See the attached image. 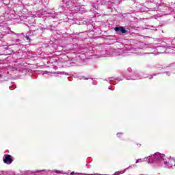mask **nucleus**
Returning <instances> with one entry per match:
<instances>
[{
	"label": "nucleus",
	"instance_id": "f257e3e1",
	"mask_svg": "<svg viewBox=\"0 0 175 175\" xmlns=\"http://www.w3.org/2000/svg\"><path fill=\"white\" fill-rule=\"evenodd\" d=\"M148 163H154V162H160L161 165H163L164 167H167V169H170L173 166L172 164V159L165 158V154H161L159 152H157L152 156L151 158L148 159Z\"/></svg>",
	"mask_w": 175,
	"mask_h": 175
},
{
	"label": "nucleus",
	"instance_id": "f03ea898",
	"mask_svg": "<svg viewBox=\"0 0 175 175\" xmlns=\"http://www.w3.org/2000/svg\"><path fill=\"white\" fill-rule=\"evenodd\" d=\"M3 162L4 163H6L7 165H10L12 162H13V159L10 156V154H5L3 157Z\"/></svg>",
	"mask_w": 175,
	"mask_h": 175
},
{
	"label": "nucleus",
	"instance_id": "7ed1b4c3",
	"mask_svg": "<svg viewBox=\"0 0 175 175\" xmlns=\"http://www.w3.org/2000/svg\"><path fill=\"white\" fill-rule=\"evenodd\" d=\"M116 32H121V33H126V29L124 27H117L114 28Z\"/></svg>",
	"mask_w": 175,
	"mask_h": 175
},
{
	"label": "nucleus",
	"instance_id": "20e7f679",
	"mask_svg": "<svg viewBox=\"0 0 175 175\" xmlns=\"http://www.w3.org/2000/svg\"><path fill=\"white\" fill-rule=\"evenodd\" d=\"M159 50H165V48L162 47V46H160V47H159Z\"/></svg>",
	"mask_w": 175,
	"mask_h": 175
},
{
	"label": "nucleus",
	"instance_id": "39448f33",
	"mask_svg": "<svg viewBox=\"0 0 175 175\" xmlns=\"http://www.w3.org/2000/svg\"><path fill=\"white\" fill-rule=\"evenodd\" d=\"M109 80H110V81H113V80H116V79L113 78V77H111V78H109Z\"/></svg>",
	"mask_w": 175,
	"mask_h": 175
},
{
	"label": "nucleus",
	"instance_id": "423d86ee",
	"mask_svg": "<svg viewBox=\"0 0 175 175\" xmlns=\"http://www.w3.org/2000/svg\"><path fill=\"white\" fill-rule=\"evenodd\" d=\"M139 162H142V159H138L136 161V163H139Z\"/></svg>",
	"mask_w": 175,
	"mask_h": 175
},
{
	"label": "nucleus",
	"instance_id": "0eeeda50",
	"mask_svg": "<svg viewBox=\"0 0 175 175\" xmlns=\"http://www.w3.org/2000/svg\"><path fill=\"white\" fill-rule=\"evenodd\" d=\"M121 173L120 172H117L115 173V175H120Z\"/></svg>",
	"mask_w": 175,
	"mask_h": 175
},
{
	"label": "nucleus",
	"instance_id": "6e6552de",
	"mask_svg": "<svg viewBox=\"0 0 175 175\" xmlns=\"http://www.w3.org/2000/svg\"><path fill=\"white\" fill-rule=\"evenodd\" d=\"M120 135H122V133H118L117 134V136H118V137H120Z\"/></svg>",
	"mask_w": 175,
	"mask_h": 175
},
{
	"label": "nucleus",
	"instance_id": "1a4fd4ad",
	"mask_svg": "<svg viewBox=\"0 0 175 175\" xmlns=\"http://www.w3.org/2000/svg\"><path fill=\"white\" fill-rule=\"evenodd\" d=\"M26 39H27V40H29V36H26Z\"/></svg>",
	"mask_w": 175,
	"mask_h": 175
},
{
	"label": "nucleus",
	"instance_id": "9d476101",
	"mask_svg": "<svg viewBox=\"0 0 175 175\" xmlns=\"http://www.w3.org/2000/svg\"><path fill=\"white\" fill-rule=\"evenodd\" d=\"M128 70H129V72H131V71L132 70V68H128Z\"/></svg>",
	"mask_w": 175,
	"mask_h": 175
},
{
	"label": "nucleus",
	"instance_id": "9b49d317",
	"mask_svg": "<svg viewBox=\"0 0 175 175\" xmlns=\"http://www.w3.org/2000/svg\"><path fill=\"white\" fill-rule=\"evenodd\" d=\"M70 174H71V175L75 174V172H71Z\"/></svg>",
	"mask_w": 175,
	"mask_h": 175
},
{
	"label": "nucleus",
	"instance_id": "f8f14e48",
	"mask_svg": "<svg viewBox=\"0 0 175 175\" xmlns=\"http://www.w3.org/2000/svg\"><path fill=\"white\" fill-rule=\"evenodd\" d=\"M109 90H111L113 91V89H111V87H109Z\"/></svg>",
	"mask_w": 175,
	"mask_h": 175
},
{
	"label": "nucleus",
	"instance_id": "ddd939ff",
	"mask_svg": "<svg viewBox=\"0 0 175 175\" xmlns=\"http://www.w3.org/2000/svg\"><path fill=\"white\" fill-rule=\"evenodd\" d=\"M131 80H136V79H135V78H131Z\"/></svg>",
	"mask_w": 175,
	"mask_h": 175
},
{
	"label": "nucleus",
	"instance_id": "4468645a",
	"mask_svg": "<svg viewBox=\"0 0 175 175\" xmlns=\"http://www.w3.org/2000/svg\"><path fill=\"white\" fill-rule=\"evenodd\" d=\"M0 77H2V75H0Z\"/></svg>",
	"mask_w": 175,
	"mask_h": 175
},
{
	"label": "nucleus",
	"instance_id": "2eb2a0df",
	"mask_svg": "<svg viewBox=\"0 0 175 175\" xmlns=\"http://www.w3.org/2000/svg\"><path fill=\"white\" fill-rule=\"evenodd\" d=\"M150 79H152V76H151V77H150Z\"/></svg>",
	"mask_w": 175,
	"mask_h": 175
},
{
	"label": "nucleus",
	"instance_id": "dca6fc26",
	"mask_svg": "<svg viewBox=\"0 0 175 175\" xmlns=\"http://www.w3.org/2000/svg\"><path fill=\"white\" fill-rule=\"evenodd\" d=\"M89 175H94V174H89Z\"/></svg>",
	"mask_w": 175,
	"mask_h": 175
}]
</instances>
